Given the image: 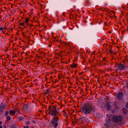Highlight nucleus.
<instances>
[{"label":"nucleus","instance_id":"1","mask_svg":"<svg viewBox=\"0 0 128 128\" xmlns=\"http://www.w3.org/2000/svg\"><path fill=\"white\" fill-rule=\"evenodd\" d=\"M82 110L84 114H89L92 111H95V107L92 104L88 103L84 105Z\"/></svg>","mask_w":128,"mask_h":128},{"label":"nucleus","instance_id":"2","mask_svg":"<svg viewBox=\"0 0 128 128\" xmlns=\"http://www.w3.org/2000/svg\"><path fill=\"white\" fill-rule=\"evenodd\" d=\"M48 110V114L52 116H56L59 114V112L57 110L56 107L54 105L50 106Z\"/></svg>","mask_w":128,"mask_h":128},{"label":"nucleus","instance_id":"3","mask_svg":"<svg viewBox=\"0 0 128 128\" xmlns=\"http://www.w3.org/2000/svg\"><path fill=\"white\" fill-rule=\"evenodd\" d=\"M123 120V116L121 115L117 114L114 116L112 118L113 122L116 124L121 125L120 123L122 122Z\"/></svg>","mask_w":128,"mask_h":128},{"label":"nucleus","instance_id":"4","mask_svg":"<svg viewBox=\"0 0 128 128\" xmlns=\"http://www.w3.org/2000/svg\"><path fill=\"white\" fill-rule=\"evenodd\" d=\"M59 120L60 119L58 117L56 116L53 117L51 121L52 126L54 128H56L58 125H59Z\"/></svg>","mask_w":128,"mask_h":128},{"label":"nucleus","instance_id":"5","mask_svg":"<svg viewBox=\"0 0 128 128\" xmlns=\"http://www.w3.org/2000/svg\"><path fill=\"white\" fill-rule=\"evenodd\" d=\"M126 65L122 64H120L118 66V69L120 70H124L126 68Z\"/></svg>","mask_w":128,"mask_h":128},{"label":"nucleus","instance_id":"6","mask_svg":"<svg viewBox=\"0 0 128 128\" xmlns=\"http://www.w3.org/2000/svg\"><path fill=\"white\" fill-rule=\"evenodd\" d=\"M123 97V93L122 92H119L116 95V97L119 100H121Z\"/></svg>","mask_w":128,"mask_h":128},{"label":"nucleus","instance_id":"7","mask_svg":"<svg viewBox=\"0 0 128 128\" xmlns=\"http://www.w3.org/2000/svg\"><path fill=\"white\" fill-rule=\"evenodd\" d=\"M106 123L104 124V125L106 127H108L109 126V124H110L111 122V120L110 118L106 119Z\"/></svg>","mask_w":128,"mask_h":128},{"label":"nucleus","instance_id":"8","mask_svg":"<svg viewBox=\"0 0 128 128\" xmlns=\"http://www.w3.org/2000/svg\"><path fill=\"white\" fill-rule=\"evenodd\" d=\"M39 53V54H36V56L37 57L40 58H41V56H44L45 54L42 51H41Z\"/></svg>","mask_w":128,"mask_h":128},{"label":"nucleus","instance_id":"9","mask_svg":"<svg viewBox=\"0 0 128 128\" xmlns=\"http://www.w3.org/2000/svg\"><path fill=\"white\" fill-rule=\"evenodd\" d=\"M78 66V64L73 62L72 64L70 65V67L71 69L76 68Z\"/></svg>","mask_w":128,"mask_h":128},{"label":"nucleus","instance_id":"10","mask_svg":"<svg viewBox=\"0 0 128 128\" xmlns=\"http://www.w3.org/2000/svg\"><path fill=\"white\" fill-rule=\"evenodd\" d=\"M106 107L107 110H110L111 108L110 103L108 102L106 103Z\"/></svg>","mask_w":128,"mask_h":128},{"label":"nucleus","instance_id":"11","mask_svg":"<svg viewBox=\"0 0 128 128\" xmlns=\"http://www.w3.org/2000/svg\"><path fill=\"white\" fill-rule=\"evenodd\" d=\"M22 108L23 110L24 111H26L28 109V106L27 104H24L22 107Z\"/></svg>","mask_w":128,"mask_h":128},{"label":"nucleus","instance_id":"12","mask_svg":"<svg viewBox=\"0 0 128 128\" xmlns=\"http://www.w3.org/2000/svg\"><path fill=\"white\" fill-rule=\"evenodd\" d=\"M114 104L115 108L116 110H118L119 109V107L118 106V102H116L114 103Z\"/></svg>","mask_w":128,"mask_h":128},{"label":"nucleus","instance_id":"13","mask_svg":"<svg viewBox=\"0 0 128 128\" xmlns=\"http://www.w3.org/2000/svg\"><path fill=\"white\" fill-rule=\"evenodd\" d=\"M6 107V106L4 104L0 106V109L2 110L4 109Z\"/></svg>","mask_w":128,"mask_h":128},{"label":"nucleus","instance_id":"14","mask_svg":"<svg viewBox=\"0 0 128 128\" xmlns=\"http://www.w3.org/2000/svg\"><path fill=\"white\" fill-rule=\"evenodd\" d=\"M122 110L123 111V112L125 114H126L128 112V110L127 109L123 108L122 109Z\"/></svg>","mask_w":128,"mask_h":128},{"label":"nucleus","instance_id":"15","mask_svg":"<svg viewBox=\"0 0 128 128\" xmlns=\"http://www.w3.org/2000/svg\"><path fill=\"white\" fill-rule=\"evenodd\" d=\"M9 113L11 114H12L13 115H14L15 114L14 112V110H10L9 111Z\"/></svg>","mask_w":128,"mask_h":128},{"label":"nucleus","instance_id":"16","mask_svg":"<svg viewBox=\"0 0 128 128\" xmlns=\"http://www.w3.org/2000/svg\"><path fill=\"white\" fill-rule=\"evenodd\" d=\"M62 112H63V116H64L67 117L68 114L66 112L65 110H63Z\"/></svg>","mask_w":128,"mask_h":128},{"label":"nucleus","instance_id":"17","mask_svg":"<svg viewBox=\"0 0 128 128\" xmlns=\"http://www.w3.org/2000/svg\"><path fill=\"white\" fill-rule=\"evenodd\" d=\"M6 118L7 119L6 120L8 121H9L11 119V117L9 116H7L6 117Z\"/></svg>","mask_w":128,"mask_h":128},{"label":"nucleus","instance_id":"18","mask_svg":"<svg viewBox=\"0 0 128 128\" xmlns=\"http://www.w3.org/2000/svg\"><path fill=\"white\" fill-rule=\"evenodd\" d=\"M25 124L26 125H29L30 124V123L29 121H26L25 122Z\"/></svg>","mask_w":128,"mask_h":128},{"label":"nucleus","instance_id":"19","mask_svg":"<svg viewBox=\"0 0 128 128\" xmlns=\"http://www.w3.org/2000/svg\"><path fill=\"white\" fill-rule=\"evenodd\" d=\"M50 93V92L49 90H46V91L45 92V94H48V93Z\"/></svg>","mask_w":128,"mask_h":128},{"label":"nucleus","instance_id":"20","mask_svg":"<svg viewBox=\"0 0 128 128\" xmlns=\"http://www.w3.org/2000/svg\"><path fill=\"white\" fill-rule=\"evenodd\" d=\"M29 21V20L28 18H27L25 19V21L24 22H28Z\"/></svg>","mask_w":128,"mask_h":128},{"label":"nucleus","instance_id":"21","mask_svg":"<svg viewBox=\"0 0 128 128\" xmlns=\"http://www.w3.org/2000/svg\"><path fill=\"white\" fill-rule=\"evenodd\" d=\"M5 114H4V115L6 116H7L8 113V111H6L5 112Z\"/></svg>","mask_w":128,"mask_h":128},{"label":"nucleus","instance_id":"22","mask_svg":"<svg viewBox=\"0 0 128 128\" xmlns=\"http://www.w3.org/2000/svg\"><path fill=\"white\" fill-rule=\"evenodd\" d=\"M53 77L52 76H50V80L52 81V79Z\"/></svg>","mask_w":128,"mask_h":128},{"label":"nucleus","instance_id":"23","mask_svg":"<svg viewBox=\"0 0 128 128\" xmlns=\"http://www.w3.org/2000/svg\"><path fill=\"white\" fill-rule=\"evenodd\" d=\"M20 26H23L24 25V23L23 22L20 23Z\"/></svg>","mask_w":128,"mask_h":128},{"label":"nucleus","instance_id":"24","mask_svg":"<svg viewBox=\"0 0 128 128\" xmlns=\"http://www.w3.org/2000/svg\"><path fill=\"white\" fill-rule=\"evenodd\" d=\"M106 60V58L104 57L102 58V61L103 62H105Z\"/></svg>","mask_w":128,"mask_h":128},{"label":"nucleus","instance_id":"25","mask_svg":"<svg viewBox=\"0 0 128 128\" xmlns=\"http://www.w3.org/2000/svg\"><path fill=\"white\" fill-rule=\"evenodd\" d=\"M106 116L107 117H108V118H110V114H106Z\"/></svg>","mask_w":128,"mask_h":128},{"label":"nucleus","instance_id":"26","mask_svg":"<svg viewBox=\"0 0 128 128\" xmlns=\"http://www.w3.org/2000/svg\"><path fill=\"white\" fill-rule=\"evenodd\" d=\"M23 118L22 117H20L18 118V119L20 120H22Z\"/></svg>","mask_w":128,"mask_h":128},{"label":"nucleus","instance_id":"27","mask_svg":"<svg viewBox=\"0 0 128 128\" xmlns=\"http://www.w3.org/2000/svg\"><path fill=\"white\" fill-rule=\"evenodd\" d=\"M23 128H29V126H23Z\"/></svg>","mask_w":128,"mask_h":128},{"label":"nucleus","instance_id":"28","mask_svg":"<svg viewBox=\"0 0 128 128\" xmlns=\"http://www.w3.org/2000/svg\"><path fill=\"white\" fill-rule=\"evenodd\" d=\"M3 30V28L2 27H0V31H2Z\"/></svg>","mask_w":128,"mask_h":128},{"label":"nucleus","instance_id":"29","mask_svg":"<svg viewBox=\"0 0 128 128\" xmlns=\"http://www.w3.org/2000/svg\"><path fill=\"white\" fill-rule=\"evenodd\" d=\"M2 28H3V30H6V28L5 26H3L2 27Z\"/></svg>","mask_w":128,"mask_h":128},{"label":"nucleus","instance_id":"30","mask_svg":"<svg viewBox=\"0 0 128 128\" xmlns=\"http://www.w3.org/2000/svg\"><path fill=\"white\" fill-rule=\"evenodd\" d=\"M126 106L127 108H128V102L126 104Z\"/></svg>","mask_w":128,"mask_h":128},{"label":"nucleus","instance_id":"31","mask_svg":"<svg viewBox=\"0 0 128 128\" xmlns=\"http://www.w3.org/2000/svg\"><path fill=\"white\" fill-rule=\"evenodd\" d=\"M14 110V112L15 114H16V112L17 111V110Z\"/></svg>","mask_w":128,"mask_h":128},{"label":"nucleus","instance_id":"32","mask_svg":"<svg viewBox=\"0 0 128 128\" xmlns=\"http://www.w3.org/2000/svg\"><path fill=\"white\" fill-rule=\"evenodd\" d=\"M112 12V13H113V14H115V12H114V11L113 10H112V11H111Z\"/></svg>","mask_w":128,"mask_h":128},{"label":"nucleus","instance_id":"33","mask_svg":"<svg viewBox=\"0 0 128 128\" xmlns=\"http://www.w3.org/2000/svg\"><path fill=\"white\" fill-rule=\"evenodd\" d=\"M126 88L128 89V83L127 84V85L126 86Z\"/></svg>","mask_w":128,"mask_h":128},{"label":"nucleus","instance_id":"34","mask_svg":"<svg viewBox=\"0 0 128 128\" xmlns=\"http://www.w3.org/2000/svg\"><path fill=\"white\" fill-rule=\"evenodd\" d=\"M30 128H34L33 126H30Z\"/></svg>","mask_w":128,"mask_h":128},{"label":"nucleus","instance_id":"35","mask_svg":"<svg viewBox=\"0 0 128 128\" xmlns=\"http://www.w3.org/2000/svg\"><path fill=\"white\" fill-rule=\"evenodd\" d=\"M40 51H41L40 50V49H39V50H38V52H39V53L40 52Z\"/></svg>","mask_w":128,"mask_h":128},{"label":"nucleus","instance_id":"36","mask_svg":"<svg viewBox=\"0 0 128 128\" xmlns=\"http://www.w3.org/2000/svg\"><path fill=\"white\" fill-rule=\"evenodd\" d=\"M32 122H34V123H36V122L34 121V120H33Z\"/></svg>","mask_w":128,"mask_h":128},{"label":"nucleus","instance_id":"37","mask_svg":"<svg viewBox=\"0 0 128 128\" xmlns=\"http://www.w3.org/2000/svg\"><path fill=\"white\" fill-rule=\"evenodd\" d=\"M58 78L59 79H60L61 78L59 76H58Z\"/></svg>","mask_w":128,"mask_h":128},{"label":"nucleus","instance_id":"38","mask_svg":"<svg viewBox=\"0 0 128 128\" xmlns=\"http://www.w3.org/2000/svg\"><path fill=\"white\" fill-rule=\"evenodd\" d=\"M2 122L1 121H0V124H2Z\"/></svg>","mask_w":128,"mask_h":128},{"label":"nucleus","instance_id":"39","mask_svg":"<svg viewBox=\"0 0 128 128\" xmlns=\"http://www.w3.org/2000/svg\"><path fill=\"white\" fill-rule=\"evenodd\" d=\"M94 54V52H93L92 53V54Z\"/></svg>","mask_w":128,"mask_h":128},{"label":"nucleus","instance_id":"40","mask_svg":"<svg viewBox=\"0 0 128 128\" xmlns=\"http://www.w3.org/2000/svg\"><path fill=\"white\" fill-rule=\"evenodd\" d=\"M0 128H2V126H0Z\"/></svg>","mask_w":128,"mask_h":128},{"label":"nucleus","instance_id":"41","mask_svg":"<svg viewBox=\"0 0 128 128\" xmlns=\"http://www.w3.org/2000/svg\"><path fill=\"white\" fill-rule=\"evenodd\" d=\"M45 79L46 80H47V78H45Z\"/></svg>","mask_w":128,"mask_h":128},{"label":"nucleus","instance_id":"42","mask_svg":"<svg viewBox=\"0 0 128 128\" xmlns=\"http://www.w3.org/2000/svg\"><path fill=\"white\" fill-rule=\"evenodd\" d=\"M82 74V72H81V73H80V75H81V74Z\"/></svg>","mask_w":128,"mask_h":128},{"label":"nucleus","instance_id":"43","mask_svg":"<svg viewBox=\"0 0 128 128\" xmlns=\"http://www.w3.org/2000/svg\"><path fill=\"white\" fill-rule=\"evenodd\" d=\"M113 111H112V112H114V110H113Z\"/></svg>","mask_w":128,"mask_h":128},{"label":"nucleus","instance_id":"44","mask_svg":"<svg viewBox=\"0 0 128 128\" xmlns=\"http://www.w3.org/2000/svg\"><path fill=\"white\" fill-rule=\"evenodd\" d=\"M2 32L3 33H4V31H2Z\"/></svg>","mask_w":128,"mask_h":128},{"label":"nucleus","instance_id":"45","mask_svg":"<svg viewBox=\"0 0 128 128\" xmlns=\"http://www.w3.org/2000/svg\"><path fill=\"white\" fill-rule=\"evenodd\" d=\"M82 118H84V117H83Z\"/></svg>","mask_w":128,"mask_h":128}]
</instances>
